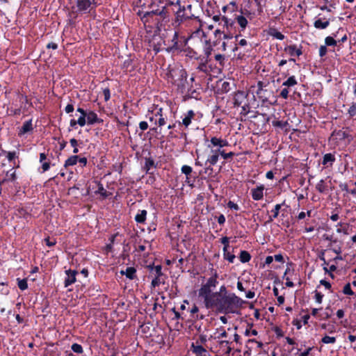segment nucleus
I'll return each instance as SVG.
<instances>
[{
  "instance_id": "nucleus-53",
  "label": "nucleus",
  "mask_w": 356,
  "mask_h": 356,
  "mask_svg": "<svg viewBox=\"0 0 356 356\" xmlns=\"http://www.w3.org/2000/svg\"><path fill=\"white\" fill-rule=\"evenodd\" d=\"M240 107L241 108V111L240 113L241 115L246 116L250 112V103L245 104V105H242Z\"/></svg>"
},
{
  "instance_id": "nucleus-32",
  "label": "nucleus",
  "mask_w": 356,
  "mask_h": 356,
  "mask_svg": "<svg viewBox=\"0 0 356 356\" xmlns=\"http://www.w3.org/2000/svg\"><path fill=\"white\" fill-rule=\"evenodd\" d=\"M164 0H152L147 8L150 10L155 9H161V6H163Z\"/></svg>"
},
{
  "instance_id": "nucleus-51",
  "label": "nucleus",
  "mask_w": 356,
  "mask_h": 356,
  "mask_svg": "<svg viewBox=\"0 0 356 356\" xmlns=\"http://www.w3.org/2000/svg\"><path fill=\"white\" fill-rule=\"evenodd\" d=\"M336 340H337L336 337H330V336L325 335L321 339V342L323 343H325V344L334 343L336 342Z\"/></svg>"
},
{
  "instance_id": "nucleus-42",
  "label": "nucleus",
  "mask_w": 356,
  "mask_h": 356,
  "mask_svg": "<svg viewBox=\"0 0 356 356\" xmlns=\"http://www.w3.org/2000/svg\"><path fill=\"white\" fill-rule=\"evenodd\" d=\"M233 293L232 292H229L227 291V287L225 286V285H222L220 289H219V291H216L213 293V297H218V296H226L227 294H232Z\"/></svg>"
},
{
  "instance_id": "nucleus-24",
  "label": "nucleus",
  "mask_w": 356,
  "mask_h": 356,
  "mask_svg": "<svg viewBox=\"0 0 356 356\" xmlns=\"http://www.w3.org/2000/svg\"><path fill=\"white\" fill-rule=\"evenodd\" d=\"M234 21V22L236 21L238 23V24L239 25L240 32L244 31V30L246 29L248 24L247 18L245 16H243L242 14H241L239 15H236L235 17V19Z\"/></svg>"
},
{
  "instance_id": "nucleus-25",
  "label": "nucleus",
  "mask_w": 356,
  "mask_h": 356,
  "mask_svg": "<svg viewBox=\"0 0 356 356\" xmlns=\"http://www.w3.org/2000/svg\"><path fill=\"white\" fill-rule=\"evenodd\" d=\"M335 160L336 159L334 154L332 153H327L323 155L322 164L324 166H328V165L332 166L333 163L335 162Z\"/></svg>"
},
{
  "instance_id": "nucleus-20",
  "label": "nucleus",
  "mask_w": 356,
  "mask_h": 356,
  "mask_svg": "<svg viewBox=\"0 0 356 356\" xmlns=\"http://www.w3.org/2000/svg\"><path fill=\"white\" fill-rule=\"evenodd\" d=\"M136 15L140 17V19L142 24H143L145 29H146L147 26L149 18L150 16V10L143 11V10H139L136 13Z\"/></svg>"
},
{
  "instance_id": "nucleus-45",
  "label": "nucleus",
  "mask_w": 356,
  "mask_h": 356,
  "mask_svg": "<svg viewBox=\"0 0 356 356\" xmlns=\"http://www.w3.org/2000/svg\"><path fill=\"white\" fill-rule=\"evenodd\" d=\"M11 170L8 171L6 172V177L3 179L2 180H5V183L7 181H11L15 182L17 179V175L15 171L12 172L10 173Z\"/></svg>"
},
{
  "instance_id": "nucleus-41",
  "label": "nucleus",
  "mask_w": 356,
  "mask_h": 356,
  "mask_svg": "<svg viewBox=\"0 0 356 356\" xmlns=\"http://www.w3.org/2000/svg\"><path fill=\"white\" fill-rule=\"evenodd\" d=\"M316 189L321 193H324L327 191V186L324 179H321L316 185Z\"/></svg>"
},
{
  "instance_id": "nucleus-3",
  "label": "nucleus",
  "mask_w": 356,
  "mask_h": 356,
  "mask_svg": "<svg viewBox=\"0 0 356 356\" xmlns=\"http://www.w3.org/2000/svg\"><path fill=\"white\" fill-rule=\"evenodd\" d=\"M71 3L70 10L68 12V24L73 25L79 15L89 14L95 10L99 3L96 0H68Z\"/></svg>"
},
{
  "instance_id": "nucleus-11",
  "label": "nucleus",
  "mask_w": 356,
  "mask_h": 356,
  "mask_svg": "<svg viewBox=\"0 0 356 356\" xmlns=\"http://www.w3.org/2000/svg\"><path fill=\"white\" fill-rule=\"evenodd\" d=\"M234 106L239 107L242 105L249 103L248 93L242 90H238L234 92Z\"/></svg>"
},
{
  "instance_id": "nucleus-62",
  "label": "nucleus",
  "mask_w": 356,
  "mask_h": 356,
  "mask_svg": "<svg viewBox=\"0 0 356 356\" xmlns=\"http://www.w3.org/2000/svg\"><path fill=\"white\" fill-rule=\"evenodd\" d=\"M44 241L48 247H52L56 243V240L54 238H51L49 236L45 238Z\"/></svg>"
},
{
  "instance_id": "nucleus-8",
  "label": "nucleus",
  "mask_w": 356,
  "mask_h": 356,
  "mask_svg": "<svg viewBox=\"0 0 356 356\" xmlns=\"http://www.w3.org/2000/svg\"><path fill=\"white\" fill-rule=\"evenodd\" d=\"M184 40L182 42L179 40V31H175L172 39L168 41V47L164 50L169 54H177L181 52L187 43V39L185 37H181Z\"/></svg>"
},
{
  "instance_id": "nucleus-19",
  "label": "nucleus",
  "mask_w": 356,
  "mask_h": 356,
  "mask_svg": "<svg viewBox=\"0 0 356 356\" xmlns=\"http://www.w3.org/2000/svg\"><path fill=\"white\" fill-rule=\"evenodd\" d=\"M264 186L260 185L251 190L252 197L254 200H260L264 197Z\"/></svg>"
},
{
  "instance_id": "nucleus-27",
  "label": "nucleus",
  "mask_w": 356,
  "mask_h": 356,
  "mask_svg": "<svg viewBox=\"0 0 356 356\" xmlns=\"http://www.w3.org/2000/svg\"><path fill=\"white\" fill-rule=\"evenodd\" d=\"M284 204H285V201H284L282 204H277L275 206L274 209L271 210L272 214L268 217V222H272L274 219L277 218L282 206Z\"/></svg>"
},
{
  "instance_id": "nucleus-5",
  "label": "nucleus",
  "mask_w": 356,
  "mask_h": 356,
  "mask_svg": "<svg viewBox=\"0 0 356 356\" xmlns=\"http://www.w3.org/2000/svg\"><path fill=\"white\" fill-rule=\"evenodd\" d=\"M228 145L229 143L226 139L216 136L211 137L210 143L207 145V147L210 149V154L207 157L205 165L209 163L211 165H215L224 151L222 148Z\"/></svg>"
},
{
  "instance_id": "nucleus-35",
  "label": "nucleus",
  "mask_w": 356,
  "mask_h": 356,
  "mask_svg": "<svg viewBox=\"0 0 356 356\" xmlns=\"http://www.w3.org/2000/svg\"><path fill=\"white\" fill-rule=\"evenodd\" d=\"M298 84V81L295 77V76H291L288 77V79L283 82L282 86L286 88H291Z\"/></svg>"
},
{
  "instance_id": "nucleus-63",
  "label": "nucleus",
  "mask_w": 356,
  "mask_h": 356,
  "mask_svg": "<svg viewBox=\"0 0 356 356\" xmlns=\"http://www.w3.org/2000/svg\"><path fill=\"white\" fill-rule=\"evenodd\" d=\"M272 124L274 127H280V128L282 129V128H284L285 127V125L286 124V122L277 120H273L272 122Z\"/></svg>"
},
{
  "instance_id": "nucleus-55",
  "label": "nucleus",
  "mask_w": 356,
  "mask_h": 356,
  "mask_svg": "<svg viewBox=\"0 0 356 356\" xmlns=\"http://www.w3.org/2000/svg\"><path fill=\"white\" fill-rule=\"evenodd\" d=\"M8 112H10L9 115L13 116L19 115L22 113L21 108H14L13 107L8 108Z\"/></svg>"
},
{
  "instance_id": "nucleus-57",
  "label": "nucleus",
  "mask_w": 356,
  "mask_h": 356,
  "mask_svg": "<svg viewBox=\"0 0 356 356\" xmlns=\"http://www.w3.org/2000/svg\"><path fill=\"white\" fill-rule=\"evenodd\" d=\"M196 93L195 90H193L192 88H189L188 86H187V89L186 92L184 93L186 97H188L189 98H197L194 95Z\"/></svg>"
},
{
  "instance_id": "nucleus-64",
  "label": "nucleus",
  "mask_w": 356,
  "mask_h": 356,
  "mask_svg": "<svg viewBox=\"0 0 356 356\" xmlns=\"http://www.w3.org/2000/svg\"><path fill=\"white\" fill-rule=\"evenodd\" d=\"M227 205L228 208L232 210L238 211L240 209L238 205L231 200L227 202Z\"/></svg>"
},
{
  "instance_id": "nucleus-28",
  "label": "nucleus",
  "mask_w": 356,
  "mask_h": 356,
  "mask_svg": "<svg viewBox=\"0 0 356 356\" xmlns=\"http://www.w3.org/2000/svg\"><path fill=\"white\" fill-rule=\"evenodd\" d=\"M240 36H241V34H238V35H235L236 43H235L234 47L232 49L233 52H235V53L237 52L238 51L239 46L245 47V46L248 45V42L245 39L243 38V39L238 40V39Z\"/></svg>"
},
{
  "instance_id": "nucleus-12",
  "label": "nucleus",
  "mask_w": 356,
  "mask_h": 356,
  "mask_svg": "<svg viewBox=\"0 0 356 356\" xmlns=\"http://www.w3.org/2000/svg\"><path fill=\"white\" fill-rule=\"evenodd\" d=\"M197 113L193 110H188L187 112L183 113L181 115V121H178L179 126H184L185 129H187L193 120H196Z\"/></svg>"
},
{
  "instance_id": "nucleus-44",
  "label": "nucleus",
  "mask_w": 356,
  "mask_h": 356,
  "mask_svg": "<svg viewBox=\"0 0 356 356\" xmlns=\"http://www.w3.org/2000/svg\"><path fill=\"white\" fill-rule=\"evenodd\" d=\"M231 84L229 81H223L220 87L218 88L221 93H227L231 90Z\"/></svg>"
},
{
  "instance_id": "nucleus-46",
  "label": "nucleus",
  "mask_w": 356,
  "mask_h": 356,
  "mask_svg": "<svg viewBox=\"0 0 356 356\" xmlns=\"http://www.w3.org/2000/svg\"><path fill=\"white\" fill-rule=\"evenodd\" d=\"M181 5V0H176V1L164 0V3H163V6H166V8L169 9L168 8L169 6H175L179 7Z\"/></svg>"
},
{
  "instance_id": "nucleus-15",
  "label": "nucleus",
  "mask_w": 356,
  "mask_h": 356,
  "mask_svg": "<svg viewBox=\"0 0 356 356\" xmlns=\"http://www.w3.org/2000/svg\"><path fill=\"white\" fill-rule=\"evenodd\" d=\"M232 29V27H229V29H227V32H225V29H222V30L220 29H217L214 31V35L216 38V40L214 42V44L216 45L218 40L222 39H232L233 38V34L231 33L230 29Z\"/></svg>"
},
{
  "instance_id": "nucleus-60",
  "label": "nucleus",
  "mask_w": 356,
  "mask_h": 356,
  "mask_svg": "<svg viewBox=\"0 0 356 356\" xmlns=\"http://www.w3.org/2000/svg\"><path fill=\"white\" fill-rule=\"evenodd\" d=\"M235 154H235L234 152H229L227 153V152H225V151L224 150V151H223V152H222V156H222L225 160L227 161V160H229V159H232L235 156Z\"/></svg>"
},
{
  "instance_id": "nucleus-21",
  "label": "nucleus",
  "mask_w": 356,
  "mask_h": 356,
  "mask_svg": "<svg viewBox=\"0 0 356 356\" xmlns=\"http://www.w3.org/2000/svg\"><path fill=\"white\" fill-rule=\"evenodd\" d=\"M120 274L125 275L128 279L132 280L137 278L136 269L134 267H127L125 270H121Z\"/></svg>"
},
{
  "instance_id": "nucleus-1",
  "label": "nucleus",
  "mask_w": 356,
  "mask_h": 356,
  "mask_svg": "<svg viewBox=\"0 0 356 356\" xmlns=\"http://www.w3.org/2000/svg\"><path fill=\"white\" fill-rule=\"evenodd\" d=\"M245 302L235 293L214 297L207 309H216L220 314H235Z\"/></svg>"
},
{
  "instance_id": "nucleus-9",
  "label": "nucleus",
  "mask_w": 356,
  "mask_h": 356,
  "mask_svg": "<svg viewBox=\"0 0 356 356\" xmlns=\"http://www.w3.org/2000/svg\"><path fill=\"white\" fill-rule=\"evenodd\" d=\"M147 268L151 273H154V277L151 282L152 288L154 289L160 284H165V280L167 278V276L162 272L161 265L154 266L153 264L148 265Z\"/></svg>"
},
{
  "instance_id": "nucleus-26",
  "label": "nucleus",
  "mask_w": 356,
  "mask_h": 356,
  "mask_svg": "<svg viewBox=\"0 0 356 356\" xmlns=\"http://www.w3.org/2000/svg\"><path fill=\"white\" fill-rule=\"evenodd\" d=\"M147 211L145 209L138 210L137 214L135 216L134 220L137 223L145 224L147 218Z\"/></svg>"
},
{
  "instance_id": "nucleus-14",
  "label": "nucleus",
  "mask_w": 356,
  "mask_h": 356,
  "mask_svg": "<svg viewBox=\"0 0 356 356\" xmlns=\"http://www.w3.org/2000/svg\"><path fill=\"white\" fill-rule=\"evenodd\" d=\"M66 277L64 280V286L68 287L76 281V275L78 273L76 270L68 269L65 271Z\"/></svg>"
},
{
  "instance_id": "nucleus-52",
  "label": "nucleus",
  "mask_w": 356,
  "mask_h": 356,
  "mask_svg": "<svg viewBox=\"0 0 356 356\" xmlns=\"http://www.w3.org/2000/svg\"><path fill=\"white\" fill-rule=\"evenodd\" d=\"M72 350L76 353L81 354L83 352V347L79 343H73L71 346Z\"/></svg>"
},
{
  "instance_id": "nucleus-54",
  "label": "nucleus",
  "mask_w": 356,
  "mask_h": 356,
  "mask_svg": "<svg viewBox=\"0 0 356 356\" xmlns=\"http://www.w3.org/2000/svg\"><path fill=\"white\" fill-rule=\"evenodd\" d=\"M223 256L224 259L227 260L229 263H234L235 259V255L229 252L227 250H226V252H223Z\"/></svg>"
},
{
  "instance_id": "nucleus-22",
  "label": "nucleus",
  "mask_w": 356,
  "mask_h": 356,
  "mask_svg": "<svg viewBox=\"0 0 356 356\" xmlns=\"http://www.w3.org/2000/svg\"><path fill=\"white\" fill-rule=\"evenodd\" d=\"M86 118L87 123L88 124H94L95 123H101L103 122L102 119L98 118L97 113L94 111H90L89 113H87Z\"/></svg>"
},
{
  "instance_id": "nucleus-23",
  "label": "nucleus",
  "mask_w": 356,
  "mask_h": 356,
  "mask_svg": "<svg viewBox=\"0 0 356 356\" xmlns=\"http://www.w3.org/2000/svg\"><path fill=\"white\" fill-rule=\"evenodd\" d=\"M33 129V124H32V120H29L28 121H26L21 129L18 131V135L19 136L24 135L25 134L31 131Z\"/></svg>"
},
{
  "instance_id": "nucleus-34",
  "label": "nucleus",
  "mask_w": 356,
  "mask_h": 356,
  "mask_svg": "<svg viewBox=\"0 0 356 356\" xmlns=\"http://www.w3.org/2000/svg\"><path fill=\"white\" fill-rule=\"evenodd\" d=\"M95 193L100 194L103 199H106L112 195L111 193L108 192L104 189V186L101 182L98 183V190L95 191Z\"/></svg>"
},
{
  "instance_id": "nucleus-37",
  "label": "nucleus",
  "mask_w": 356,
  "mask_h": 356,
  "mask_svg": "<svg viewBox=\"0 0 356 356\" xmlns=\"http://www.w3.org/2000/svg\"><path fill=\"white\" fill-rule=\"evenodd\" d=\"M78 159H79V156L78 155H72V156H70L65 161L64 166L65 168H67L69 166L74 165H76L77 163Z\"/></svg>"
},
{
  "instance_id": "nucleus-39",
  "label": "nucleus",
  "mask_w": 356,
  "mask_h": 356,
  "mask_svg": "<svg viewBox=\"0 0 356 356\" xmlns=\"http://www.w3.org/2000/svg\"><path fill=\"white\" fill-rule=\"evenodd\" d=\"M268 34L280 40H282L284 39L285 36L281 32L278 31L276 29H270L269 30Z\"/></svg>"
},
{
  "instance_id": "nucleus-18",
  "label": "nucleus",
  "mask_w": 356,
  "mask_h": 356,
  "mask_svg": "<svg viewBox=\"0 0 356 356\" xmlns=\"http://www.w3.org/2000/svg\"><path fill=\"white\" fill-rule=\"evenodd\" d=\"M213 51V47L211 44L210 40H205L204 47H203V53L204 56H201V58L207 59V60H212L211 58V52Z\"/></svg>"
},
{
  "instance_id": "nucleus-4",
  "label": "nucleus",
  "mask_w": 356,
  "mask_h": 356,
  "mask_svg": "<svg viewBox=\"0 0 356 356\" xmlns=\"http://www.w3.org/2000/svg\"><path fill=\"white\" fill-rule=\"evenodd\" d=\"M168 80L177 87L181 93H184L188 86V74L181 66L169 67L167 72Z\"/></svg>"
},
{
  "instance_id": "nucleus-50",
  "label": "nucleus",
  "mask_w": 356,
  "mask_h": 356,
  "mask_svg": "<svg viewBox=\"0 0 356 356\" xmlns=\"http://www.w3.org/2000/svg\"><path fill=\"white\" fill-rule=\"evenodd\" d=\"M181 173L184 174L186 177L191 176L193 172V168L187 165H184L181 168Z\"/></svg>"
},
{
  "instance_id": "nucleus-31",
  "label": "nucleus",
  "mask_w": 356,
  "mask_h": 356,
  "mask_svg": "<svg viewBox=\"0 0 356 356\" xmlns=\"http://www.w3.org/2000/svg\"><path fill=\"white\" fill-rule=\"evenodd\" d=\"M330 25L329 19H325L322 21L321 19H316L314 23V26L317 29H325Z\"/></svg>"
},
{
  "instance_id": "nucleus-29",
  "label": "nucleus",
  "mask_w": 356,
  "mask_h": 356,
  "mask_svg": "<svg viewBox=\"0 0 356 356\" xmlns=\"http://www.w3.org/2000/svg\"><path fill=\"white\" fill-rule=\"evenodd\" d=\"M0 156H6L8 160L11 162L14 161L16 158L19 157V152L15 151L13 152H8L4 149H1Z\"/></svg>"
},
{
  "instance_id": "nucleus-13",
  "label": "nucleus",
  "mask_w": 356,
  "mask_h": 356,
  "mask_svg": "<svg viewBox=\"0 0 356 356\" xmlns=\"http://www.w3.org/2000/svg\"><path fill=\"white\" fill-rule=\"evenodd\" d=\"M200 63L196 67L199 72L209 74L211 71H213V67L212 60H207L204 58H200Z\"/></svg>"
},
{
  "instance_id": "nucleus-59",
  "label": "nucleus",
  "mask_w": 356,
  "mask_h": 356,
  "mask_svg": "<svg viewBox=\"0 0 356 356\" xmlns=\"http://www.w3.org/2000/svg\"><path fill=\"white\" fill-rule=\"evenodd\" d=\"M321 327L322 329L327 330V331L330 333H334L336 331L335 327L333 325H327L326 323H323V324L321 325Z\"/></svg>"
},
{
  "instance_id": "nucleus-49",
  "label": "nucleus",
  "mask_w": 356,
  "mask_h": 356,
  "mask_svg": "<svg viewBox=\"0 0 356 356\" xmlns=\"http://www.w3.org/2000/svg\"><path fill=\"white\" fill-rule=\"evenodd\" d=\"M343 293L345 295H349V296H355V298H356V295H355V293L353 291L350 284L347 283L343 289Z\"/></svg>"
},
{
  "instance_id": "nucleus-38",
  "label": "nucleus",
  "mask_w": 356,
  "mask_h": 356,
  "mask_svg": "<svg viewBox=\"0 0 356 356\" xmlns=\"http://www.w3.org/2000/svg\"><path fill=\"white\" fill-rule=\"evenodd\" d=\"M191 349L197 356H201L203 353H205L206 349L201 345H195L193 343L191 345Z\"/></svg>"
},
{
  "instance_id": "nucleus-6",
  "label": "nucleus",
  "mask_w": 356,
  "mask_h": 356,
  "mask_svg": "<svg viewBox=\"0 0 356 356\" xmlns=\"http://www.w3.org/2000/svg\"><path fill=\"white\" fill-rule=\"evenodd\" d=\"M218 275L215 272L214 275L210 277L206 282L202 284L198 290V296L204 300V304L206 308L209 305L214 298L213 297V293L212 291L215 289L218 284Z\"/></svg>"
},
{
  "instance_id": "nucleus-56",
  "label": "nucleus",
  "mask_w": 356,
  "mask_h": 356,
  "mask_svg": "<svg viewBox=\"0 0 356 356\" xmlns=\"http://www.w3.org/2000/svg\"><path fill=\"white\" fill-rule=\"evenodd\" d=\"M187 56L191 58H194L196 60H199L201 58V56H199L198 54L192 49H188Z\"/></svg>"
},
{
  "instance_id": "nucleus-43",
  "label": "nucleus",
  "mask_w": 356,
  "mask_h": 356,
  "mask_svg": "<svg viewBox=\"0 0 356 356\" xmlns=\"http://www.w3.org/2000/svg\"><path fill=\"white\" fill-rule=\"evenodd\" d=\"M133 60L128 58L123 62L122 68L125 71L132 72L134 70V66H132Z\"/></svg>"
},
{
  "instance_id": "nucleus-10",
  "label": "nucleus",
  "mask_w": 356,
  "mask_h": 356,
  "mask_svg": "<svg viewBox=\"0 0 356 356\" xmlns=\"http://www.w3.org/2000/svg\"><path fill=\"white\" fill-rule=\"evenodd\" d=\"M211 17H212L214 22H219V25L223 23L222 29L226 28V29H229V27H233L234 25V19L228 18L225 15L222 16L219 10L216 11Z\"/></svg>"
},
{
  "instance_id": "nucleus-48",
  "label": "nucleus",
  "mask_w": 356,
  "mask_h": 356,
  "mask_svg": "<svg viewBox=\"0 0 356 356\" xmlns=\"http://www.w3.org/2000/svg\"><path fill=\"white\" fill-rule=\"evenodd\" d=\"M216 10H215V6L210 3H208L207 4V7L204 11V13L209 17H211L215 13H216Z\"/></svg>"
},
{
  "instance_id": "nucleus-30",
  "label": "nucleus",
  "mask_w": 356,
  "mask_h": 356,
  "mask_svg": "<svg viewBox=\"0 0 356 356\" xmlns=\"http://www.w3.org/2000/svg\"><path fill=\"white\" fill-rule=\"evenodd\" d=\"M258 98L263 102V103H266V102H268V97L270 96V91H268V90H264L262 91H256L255 92Z\"/></svg>"
},
{
  "instance_id": "nucleus-47",
  "label": "nucleus",
  "mask_w": 356,
  "mask_h": 356,
  "mask_svg": "<svg viewBox=\"0 0 356 356\" xmlns=\"http://www.w3.org/2000/svg\"><path fill=\"white\" fill-rule=\"evenodd\" d=\"M17 286L20 290L24 291L28 289V283H27V280L26 278L22 279V280L19 278H17Z\"/></svg>"
},
{
  "instance_id": "nucleus-2",
  "label": "nucleus",
  "mask_w": 356,
  "mask_h": 356,
  "mask_svg": "<svg viewBox=\"0 0 356 356\" xmlns=\"http://www.w3.org/2000/svg\"><path fill=\"white\" fill-rule=\"evenodd\" d=\"M171 19V15L166 6H161V9L150 10L147 32H154L155 34L160 33L165 31Z\"/></svg>"
},
{
  "instance_id": "nucleus-33",
  "label": "nucleus",
  "mask_w": 356,
  "mask_h": 356,
  "mask_svg": "<svg viewBox=\"0 0 356 356\" xmlns=\"http://www.w3.org/2000/svg\"><path fill=\"white\" fill-rule=\"evenodd\" d=\"M340 31H343L342 28L339 29L336 33H333V37L327 36L325 39V46H336L337 41L334 39V37H337V34L339 33Z\"/></svg>"
},
{
  "instance_id": "nucleus-36",
  "label": "nucleus",
  "mask_w": 356,
  "mask_h": 356,
  "mask_svg": "<svg viewBox=\"0 0 356 356\" xmlns=\"http://www.w3.org/2000/svg\"><path fill=\"white\" fill-rule=\"evenodd\" d=\"M152 168H156L154 159L151 157L145 158L144 169L145 170L146 173H149V171Z\"/></svg>"
},
{
  "instance_id": "nucleus-17",
  "label": "nucleus",
  "mask_w": 356,
  "mask_h": 356,
  "mask_svg": "<svg viewBox=\"0 0 356 356\" xmlns=\"http://www.w3.org/2000/svg\"><path fill=\"white\" fill-rule=\"evenodd\" d=\"M284 50L291 56H296L299 57L302 54V47L298 48L296 44L287 45L284 47Z\"/></svg>"
},
{
  "instance_id": "nucleus-7",
  "label": "nucleus",
  "mask_w": 356,
  "mask_h": 356,
  "mask_svg": "<svg viewBox=\"0 0 356 356\" xmlns=\"http://www.w3.org/2000/svg\"><path fill=\"white\" fill-rule=\"evenodd\" d=\"M195 18L192 12H186L184 5H181L174 13V18L172 20V26L175 29H179L184 22Z\"/></svg>"
},
{
  "instance_id": "nucleus-61",
  "label": "nucleus",
  "mask_w": 356,
  "mask_h": 356,
  "mask_svg": "<svg viewBox=\"0 0 356 356\" xmlns=\"http://www.w3.org/2000/svg\"><path fill=\"white\" fill-rule=\"evenodd\" d=\"M70 145L74 147L73 149V153L77 154L79 152V149L77 148L78 146V141L75 138H72L70 140Z\"/></svg>"
},
{
  "instance_id": "nucleus-16",
  "label": "nucleus",
  "mask_w": 356,
  "mask_h": 356,
  "mask_svg": "<svg viewBox=\"0 0 356 356\" xmlns=\"http://www.w3.org/2000/svg\"><path fill=\"white\" fill-rule=\"evenodd\" d=\"M214 60L216 63L213 65V69L217 70L218 72H220L225 67L226 63L225 56L220 54H217L214 56Z\"/></svg>"
},
{
  "instance_id": "nucleus-58",
  "label": "nucleus",
  "mask_w": 356,
  "mask_h": 356,
  "mask_svg": "<svg viewBox=\"0 0 356 356\" xmlns=\"http://www.w3.org/2000/svg\"><path fill=\"white\" fill-rule=\"evenodd\" d=\"M348 113L350 118L356 115V103L353 102L348 110Z\"/></svg>"
},
{
  "instance_id": "nucleus-40",
  "label": "nucleus",
  "mask_w": 356,
  "mask_h": 356,
  "mask_svg": "<svg viewBox=\"0 0 356 356\" xmlns=\"http://www.w3.org/2000/svg\"><path fill=\"white\" fill-rule=\"evenodd\" d=\"M239 259L242 263L249 262L251 259V255L248 251L241 250L239 254Z\"/></svg>"
}]
</instances>
